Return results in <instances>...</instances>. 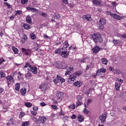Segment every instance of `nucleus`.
<instances>
[{
    "instance_id": "obj_54",
    "label": "nucleus",
    "mask_w": 126,
    "mask_h": 126,
    "mask_svg": "<svg viewBox=\"0 0 126 126\" xmlns=\"http://www.w3.org/2000/svg\"><path fill=\"white\" fill-rule=\"evenodd\" d=\"M59 116H64V113L63 112V110L61 109V112H60Z\"/></svg>"
},
{
    "instance_id": "obj_28",
    "label": "nucleus",
    "mask_w": 126,
    "mask_h": 126,
    "mask_svg": "<svg viewBox=\"0 0 126 126\" xmlns=\"http://www.w3.org/2000/svg\"><path fill=\"white\" fill-rule=\"evenodd\" d=\"M30 35L32 40H35L36 39V35H35V33H30Z\"/></svg>"
},
{
    "instance_id": "obj_43",
    "label": "nucleus",
    "mask_w": 126,
    "mask_h": 126,
    "mask_svg": "<svg viewBox=\"0 0 126 126\" xmlns=\"http://www.w3.org/2000/svg\"><path fill=\"white\" fill-rule=\"evenodd\" d=\"M84 114H86V115H87V114L89 113V111L88 110V109H86V107H85L84 109Z\"/></svg>"
},
{
    "instance_id": "obj_60",
    "label": "nucleus",
    "mask_w": 126,
    "mask_h": 126,
    "mask_svg": "<svg viewBox=\"0 0 126 126\" xmlns=\"http://www.w3.org/2000/svg\"><path fill=\"white\" fill-rule=\"evenodd\" d=\"M71 119H72L73 120L74 119H76V115L75 114L71 116Z\"/></svg>"
},
{
    "instance_id": "obj_40",
    "label": "nucleus",
    "mask_w": 126,
    "mask_h": 126,
    "mask_svg": "<svg viewBox=\"0 0 126 126\" xmlns=\"http://www.w3.org/2000/svg\"><path fill=\"white\" fill-rule=\"evenodd\" d=\"M93 101V100H92V99L89 98L87 101V104L88 105H89V104H90V103H92Z\"/></svg>"
},
{
    "instance_id": "obj_30",
    "label": "nucleus",
    "mask_w": 126,
    "mask_h": 126,
    "mask_svg": "<svg viewBox=\"0 0 126 126\" xmlns=\"http://www.w3.org/2000/svg\"><path fill=\"white\" fill-rule=\"evenodd\" d=\"M19 88H20V85H19V83H17L15 85V90L19 91Z\"/></svg>"
},
{
    "instance_id": "obj_35",
    "label": "nucleus",
    "mask_w": 126,
    "mask_h": 126,
    "mask_svg": "<svg viewBox=\"0 0 126 126\" xmlns=\"http://www.w3.org/2000/svg\"><path fill=\"white\" fill-rule=\"evenodd\" d=\"M21 13H22V11L21 10H17L16 11V13L15 14V15H20V14H21Z\"/></svg>"
},
{
    "instance_id": "obj_57",
    "label": "nucleus",
    "mask_w": 126,
    "mask_h": 126,
    "mask_svg": "<svg viewBox=\"0 0 126 126\" xmlns=\"http://www.w3.org/2000/svg\"><path fill=\"white\" fill-rule=\"evenodd\" d=\"M86 57H85L83 58L82 60H81V63H85V61H84L85 60H86Z\"/></svg>"
},
{
    "instance_id": "obj_45",
    "label": "nucleus",
    "mask_w": 126,
    "mask_h": 126,
    "mask_svg": "<svg viewBox=\"0 0 126 126\" xmlns=\"http://www.w3.org/2000/svg\"><path fill=\"white\" fill-rule=\"evenodd\" d=\"M100 70L101 72H103V73H105V72H106V69H105V68L104 67L100 68Z\"/></svg>"
},
{
    "instance_id": "obj_23",
    "label": "nucleus",
    "mask_w": 126,
    "mask_h": 126,
    "mask_svg": "<svg viewBox=\"0 0 126 126\" xmlns=\"http://www.w3.org/2000/svg\"><path fill=\"white\" fill-rule=\"evenodd\" d=\"M77 118L78 119V120L79 122H83V120H84V117L82 115H79L77 117Z\"/></svg>"
},
{
    "instance_id": "obj_63",
    "label": "nucleus",
    "mask_w": 126,
    "mask_h": 126,
    "mask_svg": "<svg viewBox=\"0 0 126 126\" xmlns=\"http://www.w3.org/2000/svg\"><path fill=\"white\" fill-rule=\"evenodd\" d=\"M109 70H110V71H114V70H115V69H114V68H113L112 67H110Z\"/></svg>"
},
{
    "instance_id": "obj_3",
    "label": "nucleus",
    "mask_w": 126,
    "mask_h": 126,
    "mask_svg": "<svg viewBox=\"0 0 126 126\" xmlns=\"http://www.w3.org/2000/svg\"><path fill=\"white\" fill-rule=\"evenodd\" d=\"M107 119V113H103L100 117L99 119L101 123L104 124V123H105L106 119Z\"/></svg>"
},
{
    "instance_id": "obj_46",
    "label": "nucleus",
    "mask_w": 126,
    "mask_h": 126,
    "mask_svg": "<svg viewBox=\"0 0 126 126\" xmlns=\"http://www.w3.org/2000/svg\"><path fill=\"white\" fill-rule=\"evenodd\" d=\"M69 108H70V109H72L73 110L75 109V104H73L72 105L69 106Z\"/></svg>"
},
{
    "instance_id": "obj_4",
    "label": "nucleus",
    "mask_w": 126,
    "mask_h": 126,
    "mask_svg": "<svg viewBox=\"0 0 126 126\" xmlns=\"http://www.w3.org/2000/svg\"><path fill=\"white\" fill-rule=\"evenodd\" d=\"M60 56L62 57V58H67L68 56H69V51L67 52V51H66L65 50L61 51V53H60Z\"/></svg>"
},
{
    "instance_id": "obj_2",
    "label": "nucleus",
    "mask_w": 126,
    "mask_h": 126,
    "mask_svg": "<svg viewBox=\"0 0 126 126\" xmlns=\"http://www.w3.org/2000/svg\"><path fill=\"white\" fill-rule=\"evenodd\" d=\"M51 87V84L48 82H45L43 84L39 86V89H41L42 91L49 89Z\"/></svg>"
},
{
    "instance_id": "obj_58",
    "label": "nucleus",
    "mask_w": 126,
    "mask_h": 126,
    "mask_svg": "<svg viewBox=\"0 0 126 126\" xmlns=\"http://www.w3.org/2000/svg\"><path fill=\"white\" fill-rule=\"evenodd\" d=\"M107 13L108 15H110L111 16V17H112V14H113L112 13V12H111L110 11H108V12H107Z\"/></svg>"
},
{
    "instance_id": "obj_56",
    "label": "nucleus",
    "mask_w": 126,
    "mask_h": 126,
    "mask_svg": "<svg viewBox=\"0 0 126 126\" xmlns=\"http://www.w3.org/2000/svg\"><path fill=\"white\" fill-rule=\"evenodd\" d=\"M32 109H33V111H38V107H37V106H34V107H32Z\"/></svg>"
},
{
    "instance_id": "obj_17",
    "label": "nucleus",
    "mask_w": 126,
    "mask_h": 126,
    "mask_svg": "<svg viewBox=\"0 0 126 126\" xmlns=\"http://www.w3.org/2000/svg\"><path fill=\"white\" fill-rule=\"evenodd\" d=\"M64 47L62 48L61 49L62 51H63V49H66V48H68L69 46V44H68V42L67 41H66L63 43Z\"/></svg>"
},
{
    "instance_id": "obj_18",
    "label": "nucleus",
    "mask_w": 126,
    "mask_h": 126,
    "mask_svg": "<svg viewBox=\"0 0 126 126\" xmlns=\"http://www.w3.org/2000/svg\"><path fill=\"white\" fill-rule=\"evenodd\" d=\"M25 77L27 79H31L32 77V74L30 72H28L25 75Z\"/></svg>"
},
{
    "instance_id": "obj_9",
    "label": "nucleus",
    "mask_w": 126,
    "mask_h": 126,
    "mask_svg": "<svg viewBox=\"0 0 126 126\" xmlns=\"http://www.w3.org/2000/svg\"><path fill=\"white\" fill-rule=\"evenodd\" d=\"M57 68H65L66 67V64L64 63L61 62L58 65H56Z\"/></svg>"
},
{
    "instance_id": "obj_44",
    "label": "nucleus",
    "mask_w": 126,
    "mask_h": 126,
    "mask_svg": "<svg viewBox=\"0 0 126 126\" xmlns=\"http://www.w3.org/2000/svg\"><path fill=\"white\" fill-rule=\"evenodd\" d=\"M28 2V0H21V3L22 4H25V3H27Z\"/></svg>"
},
{
    "instance_id": "obj_33",
    "label": "nucleus",
    "mask_w": 126,
    "mask_h": 126,
    "mask_svg": "<svg viewBox=\"0 0 126 126\" xmlns=\"http://www.w3.org/2000/svg\"><path fill=\"white\" fill-rule=\"evenodd\" d=\"M77 101H82V97L81 95H77L76 97Z\"/></svg>"
},
{
    "instance_id": "obj_15",
    "label": "nucleus",
    "mask_w": 126,
    "mask_h": 126,
    "mask_svg": "<svg viewBox=\"0 0 126 126\" xmlns=\"http://www.w3.org/2000/svg\"><path fill=\"white\" fill-rule=\"evenodd\" d=\"M27 9H28V10L32 11V12H38V11H39V10L35 8H32L31 7H28L27 8Z\"/></svg>"
},
{
    "instance_id": "obj_31",
    "label": "nucleus",
    "mask_w": 126,
    "mask_h": 126,
    "mask_svg": "<svg viewBox=\"0 0 126 126\" xmlns=\"http://www.w3.org/2000/svg\"><path fill=\"white\" fill-rule=\"evenodd\" d=\"M12 49L15 54H18V49H17V48L14 47H12Z\"/></svg>"
},
{
    "instance_id": "obj_53",
    "label": "nucleus",
    "mask_w": 126,
    "mask_h": 126,
    "mask_svg": "<svg viewBox=\"0 0 126 126\" xmlns=\"http://www.w3.org/2000/svg\"><path fill=\"white\" fill-rule=\"evenodd\" d=\"M31 114L33 115V116H36V115H37V112L32 111Z\"/></svg>"
},
{
    "instance_id": "obj_34",
    "label": "nucleus",
    "mask_w": 126,
    "mask_h": 126,
    "mask_svg": "<svg viewBox=\"0 0 126 126\" xmlns=\"http://www.w3.org/2000/svg\"><path fill=\"white\" fill-rule=\"evenodd\" d=\"M40 15H41V16H43V17H47V16H48V14H47V13L43 12L40 13Z\"/></svg>"
},
{
    "instance_id": "obj_29",
    "label": "nucleus",
    "mask_w": 126,
    "mask_h": 126,
    "mask_svg": "<svg viewBox=\"0 0 126 126\" xmlns=\"http://www.w3.org/2000/svg\"><path fill=\"white\" fill-rule=\"evenodd\" d=\"M55 54H57L58 55L61 56V53H62V49L61 50V49H58L55 50Z\"/></svg>"
},
{
    "instance_id": "obj_10",
    "label": "nucleus",
    "mask_w": 126,
    "mask_h": 126,
    "mask_svg": "<svg viewBox=\"0 0 126 126\" xmlns=\"http://www.w3.org/2000/svg\"><path fill=\"white\" fill-rule=\"evenodd\" d=\"M22 27H23L24 29H26V30H29V29H31L32 28V27L30 26V25L25 23H22Z\"/></svg>"
},
{
    "instance_id": "obj_42",
    "label": "nucleus",
    "mask_w": 126,
    "mask_h": 126,
    "mask_svg": "<svg viewBox=\"0 0 126 126\" xmlns=\"http://www.w3.org/2000/svg\"><path fill=\"white\" fill-rule=\"evenodd\" d=\"M81 104H82V102H81V101H77L76 107H78L80 106Z\"/></svg>"
},
{
    "instance_id": "obj_8",
    "label": "nucleus",
    "mask_w": 126,
    "mask_h": 126,
    "mask_svg": "<svg viewBox=\"0 0 126 126\" xmlns=\"http://www.w3.org/2000/svg\"><path fill=\"white\" fill-rule=\"evenodd\" d=\"M93 3L96 6H103V1H102V0H95Z\"/></svg>"
},
{
    "instance_id": "obj_24",
    "label": "nucleus",
    "mask_w": 126,
    "mask_h": 126,
    "mask_svg": "<svg viewBox=\"0 0 126 126\" xmlns=\"http://www.w3.org/2000/svg\"><path fill=\"white\" fill-rule=\"evenodd\" d=\"M120 87H121V83H115V88L116 90H119Z\"/></svg>"
},
{
    "instance_id": "obj_55",
    "label": "nucleus",
    "mask_w": 126,
    "mask_h": 126,
    "mask_svg": "<svg viewBox=\"0 0 126 126\" xmlns=\"http://www.w3.org/2000/svg\"><path fill=\"white\" fill-rule=\"evenodd\" d=\"M40 106H41V107H44V106H46V103H45V102H41L40 103Z\"/></svg>"
},
{
    "instance_id": "obj_50",
    "label": "nucleus",
    "mask_w": 126,
    "mask_h": 126,
    "mask_svg": "<svg viewBox=\"0 0 126 126\" xmlns=\"http://www.w3.org/2000/svg\"><path fill=\"white\" fill-rule=\"evenodd\" d=\"M71 73L70 72V71H69V70H67V71L65 72V75H68L70 74Z\"/></svg>"
},
{
    "instance_id": "obj_13",
    "label": "nucleus",
    "mask_w": 126,
    "mask_h": 126,
    "mask_svg": "<svg viewBox=\"0 0 126 126\" xmlns=\"http://www.w3.org/2000/svg\"><path fill=\"white\" fill-rule=\"evenodd\" d=\"M56 96L58 99H62L63 97V92H58Z\"/></svg>"
},
{
    "instance_id": "obj_38",
    "label": "nucleus",
    "mask_w": 126,
    "mask_h": 126,
    "mask_svg": "<svg viewBox=\"0 0 126 126\" xmlns=\"http://www.w3.org/2000/svg\"><path fill=\"white\" fill-rule=\"evenodd\" d=\"M59 80L60 81H61V82L63 83V82H64L65 81V80L63 78H62V77L59 76Z\"/></svg>"
},
{
    "instance_id": "obj_62",
    "label": "nucleus",
    "mask_w": 126,
    "mask_h": 126,
    "mask_svg": "<svg viewBox=\"0 0 126 126\" xmlns=\"http://www.w3.org/2000/svg\"><path fill=\"white\" fill-rule=\"evenodd\" d=\"M51 106L52 109H57V105H51Z\"/></svg>"
},
{
    "instance_id": "obj_12",
    "label": "nucleus",
    "mask_w": 126,
    "mask_h": 126,
    "mask_svg": "<svg viewBox=\"0 0 126 126\" xmlns=\"http://www.w3.org/2000/svg\"><path fill=\"white\" fill-rule=\"evenodd\" d=\"M38 121L41 122L42 124H45V123H46V121H47V118L45 116L39 117Z\"/></svg>"
},
{
    "instance_id": "obj_51",
    "label": "nucleus",
    "mask_w": 126,
    "mask_h": 126,
    "mask_svg": "<svg viewBox=\"0 0 126 126\" xmlns=\"http://www.w3.org/2000/svg\"><path fill=\"white\" fill-rule=\"evenodd\" d=\"M3 62H4V59H3V58H1L0 59V64H1Z\"/></svg>"
},
{
    "instance_id": "obj_48",
    "label": "nucleus",
    "mask_w": 126,
    "mask_h": 126,
    "mask_svg": "<svg viewBox=\"0 0 126 126\" xmlns=\"http://www.w3.org/2000/svg\"><path fill=\"white\" fill-rule=\"evenodd\" d=\"M111 4L113 6H117V5H118V3L115 1L112 2Z\"/></svg>"
},
{
    "instance_id": "obj_39",
    "label": "nucleus",
    "mask_w": 126,
    "mask_h": 126,
    "mask_svg": "<svg viewBox=\"0 0 126 126\" xmlns=\"http://www.w3.org/2000/svg\"><path fill=\"white\" fill-rule=\"evenodd\" d=\"M113 42L114 44H120V43H121V41L115 39L113 41Z\"/></svg>"
},
{
    "instance_id": "obj_1",
    "label": "nucleus",
    "mask_w": 126,
    "mask_h": 126,
    "mask_svg": "<svg viewBox=\"0 0 126 126\" xmlns=\"http://www.w3.org/2000/svg\"><path fill=\"white\" fill-rule=\"evenodd\" d=\"M92 38L94 43H102L103 42V38L102 35L99 33H94L92 35Z\"/></svg>"
},
{
    "instance_id": "obj_36",
    "label": "nucleus",
    "mask_w": 126,
    "mask_h": 126,
    "mask_svg": "<svg viewBox=\"0 0 126 126\" xmlns=\"http://www.w3.org/2000/svg\"><path fill=\"white\" fill-rule=\"evenodd\" d=\"M22 52H23V53H25V55H26L27 56H28V55H29V53L27 52V50L25 49V48H23L22 49Z\"/></svg>"
},
{
    "instance_id": "obj_64",
    "label": "nucleus",
    "mask_w": 126,
    "mask_h": 126,
    "mask_svg": "<svg viewBox=\"0 0 126 126\" xmlns=\"http://www.w3.org/2000/svg\"><path fill=\"white\" fill-rule=\"evenodd\" d=\"M122 38H123L124 39L126 38V34H124L123 35H122Z\"/></svg>"
},
{
    "instance_id": "obj_32",
    "label": "nucleus",
    "mask_w": 126,
    "mask_h": 126,
    "mask_svg": "<svg viewBox=\"0 0 126 126\" xmlns=\"http://www.w3.org/2000/svg\"><path fill=\"white\" fill-rule=\"evenodd\" d=\"M25 105L28 108H30V107H32V103L30 102H26L25 103Z\"/></svg>"
},
{
    "instance_id": "obj_27",
    "label": "nucleus",
    "mask_w": 126,
    "mask_h": 126,
    "mask_svg": "<svg viewBox=\"0 0 126 126\" xmlns=\"http://www.w3.org/2000/svg\"><path fill=\"white\" fill-rule=\"evenodd\" d=\"M53 17L55 19H60V18H61V15L58 13H56L53 15Z\"/></svg>"
},
{
    "instance_id": "obj_52",
    "label": "nucleus",
    "mask_w": 126,
    "mask_h": 126,
    "mask_svg": "<svg viewBox=\"0 0 126 126\" xmlns=\"http://www.w3.org/2000/svg\"><path fill=\"white\" fill-rule=\"evenodd\" d=\"M101 70H98L96 73V75H100V74L101 73Z\"/></svg>"
},
{
    "instance_id": "obj_20",
    "label": "nucleus",
    "mask_w": 126,
    "mask_h": 126,
    "mask_svg": "<svg viewBox=\"0 0 126 126\" xmlns=\"http://www.w3.org/2000/svg\"><path fill=\"white\" fill-rule=\"evenodd\" d=\"M73 85L74 86H76V87H80V86H81V85H82V83L81 82L77 81L76 82H75L73 84Z\"/></svg>"
},
{
    "instance_id": "obj_25",
    "label": "nucleus",
    "mask_w": 126,
    "mask_h": 126,
    "mask_svg": "<svg viewBox=\"0 0 126 126\" xmlns=\"http://www.w3.org/2000/svg\"><path fill=\"white\" fill-rule=\"evenodd\" d=\"M101 61L103 64H107L108 63V60L105 58L101 59Z\"/></svg>"
},
{
    "instance_id": "obj_61",
    "label": "nucleus",
    "mask_w": 126,
    "mask_h": 126,
    "mask_svg": "<svg viewBox=\"0 0 126 126\" xmlns=\"http://www.w3.org/2000/svg\"><path fill=\"white\" fill-rule=\"evenodd\" d=\"M69 71H73V67H69Z\"/></svg>"
},
{
    "instance_id": "obj_49",
    "label": "nucleus",
    "mask_w": 126,
    "mask_h": 126,
    "mask_svg": "<svg viewBox=\"0 0 126 126\" xmlns=\"http://www.w3.org/2000/svg\"><path fill=\"white\" fill-rule=\"evenodd\" d=\"M0 76H1V77H5V74H4L3 73V71H1L0 72Z\"/></svg>"
},
{
    "instance_id": "obj_41",
    "label": "nucleus",
    "mask_w": 126,
    "mask_h": 126,
    "mask_svg": "<svg viewBox=\"0 0 126 126\" xmlns=\"http://www.w3.org/2000/svg\"><path fill=\"white\" fill-rule=\"evenodd\" d=\"M22 126H29V122H24L22 124Z\"/></svg>"
},
{
    "instance_id": "obj_6",
    "label": "nucleus",
    "mask_w": 126,
    "mask_h": 126,
    "mask_svg": "<svg viewBox=\"0 0 126 126\" xmlns=\"http://www.w3.org/2000/svg\"><path fill=\"white\" fill-rule=\"evenodd\" d=\"M99 24L100 29H104V25L106 24V20H105V19L101 18L99 20Z\"/></svg>"
},
{
    "instance_id": "obj_5",
    "label": "nucleus",
    "mask_w": 126,
    "mask_h": 126,
    "mask_svg": "<svg viewBox=\"0 0 126 126\" xmlns=\"http://www.w3.org/2000/svg\"><path fill=\"white\" fill-rule=\"evenodd\" d=\"M68 82L69 83H70V82H71V81L72 82H74V80H75V79H76V77L75 76V74H74L73 73L71 74L69 76V78H68Z\"/></svg>"
},
{
    "instance_id": "obj_59",
    "label": "nucleus",
    "mask_w": 126,
    "mask_h": 126,
    "mask_svg": "<svg viewBox=\"0 0 126 126\" xmlns=\"http://www.w3.org/2000/svg\"><path fill=\"white\" fill-rule=\"evenodd\" d=\"M34 50H35L36 51H38V50H39L38 44H36V47H34Z\"/></svg>"
},
{
    "instance_id": "obj_21",
    "label": "nucleus",
    "mask_w": 126,
    "mask_h": 126,
    "mask_svg": "<svg viewBox=\"0 0 126 126\" xmlns=\"http://www.w3.org/2000/svg\"><path fill=\"white\" fill-rule=\"evenodd\" d=\"M26 21L28 23L31 24L32 23V18L30 16H28L26 18Z\"/></svg>"
},
{
    "instance_id": "obj_7",
    "label": "nucleus",
    "mask_w": 126,
    "mask_h": 126,
    "mask_svg": "<svg viewBox=\"0 0 126 126\" xmlns=\"http://www.w3.org/2000/svg\"><path fill=\"white\" fill-rule=\"evenodd\" d=\"M6 79L7 80V82L8 83V85H9L11 83V82H13V83H14V79H13V77L12 76H8L6 77Z\"/></svg>"
},
{
    "instance_id": "obj_37",
    "label": "nucleus",
    "mask_w": 126,
    "mask_h": 126,
    "mask_svg": "<svg viewBox=\"0 0 126 126\" xmlns=\"http://www.w3.org/2000/svg\"><path fill=\"white\" fill-rule=\"evenodd\" d=\"M73 74H75V76H76H76H79V75H81V72H78V71L74 73Z\"/></svg>"
},
{
    "instance_id": "obj_11",
    "label": "nucleus",
    "mask_w": 126,
    "mask_h": 126,
    "mask_svg": "<svg viewBox=\"0 0 126 126\" xmlns=\"http://www.w3.org/2000/svg\"><path fill=\"white\" fill-rule=\"evenodd\" d=\"M37 69H38L37 68V67L32 66V68L30 69L29 70L30 71H32V73H34V74H37V73H38V71H37Z\"/></svg>"
},
{
    "instance_id": "obj_47",
    "label": "nucleus",
    "mask_w": 126,
    "mask_h": 126,
    "mask_svg": "<svg viewBox=\"0 0 126 126\" xmlns=\"http://www.w3.org/2000/svg\"><path fill=\"white\" fill-rule=\"evenodd\" d=\"M67 119H68V117L64 116L63 117V120L64 121V122H66L67 121Z\"/></svg>"
},
{
    "instance_id": "obj_16",
    "label": "nucleus",
    "mask_w": 126,
    "mask_h": 126,
    "mask_svg": "<svg viewBox=\"0 0 126 126\" xmlns=\"http://www.w3.org/2000/svg\"><path fill=\"white\" fill-rule=\"evenodd\" d=\"M112 17L113 18H114V19H117V20H120V19H122L121 16L117 15L116 14H113Z\"/></svg>"
},
{
    "instance_id": "obj_14",
    "label": "nucleus",
    "mask_w": 126,
    "mask_h": 126,
    "mask_svg": "<svg viewBox=\"0 0 126 126\" xmlns=\"http://www.w3.org/2000/svg\"><path fill=\"white\" fill-rule=\"evenodd\" d=\"M83 19L87 20V21H90L91 20V16L90 15L83 16Z\"/></svg>"
},
{
    "instance_id": "obj_26",
    "label": "nucleus",
    "mask_w": 126,
    "mask_h": 126,
    "mask_svg": "<svg viewBox=\"0 0 126 126\" xmlns=\"http://www.w3.org/2000/svg\"><path fill=\"white\" fill-rule=\"evenodd\" d=\"M59 81H60V79L59 78V75H57L56 78L53 80V82L55 84H57V83H59Z\"/></svg>"
},
{
    "instance_id": "obj_19",
    "label": "nucleus",
    "mask_w": 126,
    "mask_h": 126,
    "mask_svg": "<svg viewBox=\"0 0 126 126\" xmlns=\"http://www.w3.org/2000/svg\"><path fill=\"white\" fill-rule=\"evenodd\" d=\"M99 51H100V48L97 46H96L93 49V51L94 53V54H97Z\"/></svg>"
},
{
    "instance_id": "obj_22",
    "label": "nucleus",
    "mask_w": 126,
    "mask_h": 126,
    "mask_svg": "<svg viewBox=\"0 0 126 126\" xmlns=\"http://www.w3.org/2000/svg\"><path fill=\"white\" fill-rule=\"evenodd\" d=\"M20 92L22 95H23V96H25V94H26V93H27L26 89V88L21 89L20 90Z\"/></svg>"
}]
</instances>
